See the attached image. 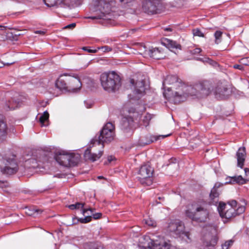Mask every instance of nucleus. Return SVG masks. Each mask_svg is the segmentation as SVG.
I'll return each instance as SVG.
<instances>
[{"label":"nucleus","instance_id":"nucleus-1","mask_svg":"<svg viewBox=\"0 0 249 249\" xmlns=\"http://www.w3.org/2000/svg\"><path fill=\"white\" fill-rule=\"evenodd\" d=\"M162 86L165 90L164 93L165 97L175 104L184 101L188 97L187 91L194 89L191 86L182 83L175 75L167 76L163 81Z\"/></svg>","mask_w":249,"mask_h":249},{"label":"nucleus","instance_id":"nucleus-2","mask_svg":"<svg viewBox=\"0 0 249 249\" xmlns=\"http://www.w3.org/2000/svg\"><path fill=\"white\" fill-rule=\"evenodd\" d=\"M185 214L193 221L204 223L206 222L209 218V210L206 203L195 202L188 206L185 211Z\"/></svg>","mask_w":249,"mask_h":249},{"label":"nucleus","instance_id":"nucleus-3","mask_svg":"<svg viewBox=\"0 0 249 249\" xmlns=\"http://www.w3.org/2000/svg\"><path fill=\"white\" fill-rule=\"evenodd\" d=\"M115 4L114 0H95L93 1L92 8L94 15L88 18L92 19H106L112 11Z\"/></svg>","mask_w":249,"mask_h":249},{"label":"nucleus","instance_id":"nucleus-4","mask_svg":"<svg viewBox=\"0 0 249 249\" xmlns=\"http://www.w3.org/2000/svg\"><path fill=\"white\" fill-rule=\"evenodd\" d=\"M100 81L103 89L108 92H114L121 86V78L115 71L103 73Z\"/></svg>","mask_w":249,"mask_h":249},{"label":"nucleus","instance_id":"nucleus-5","mask_svg":"<svg viewBox=\"0 0 249 249\" xmlns=\"http://www.w3.org/2000/svg\"><path fill=\"white\" fill-rule=\"evenodd\" d=\"M114 126L112 123H107L100 131V135L97 138H95L91 140V142L94 146H98L103 149L104 142L112 141L114 138Z\"/></svg>","mask_w":249,"mask_h":249},{"label":"nucleus","instance_id":"nucleus-6","mask_svg":"<svg viewBox=\"0 0 249 249\" xmlns=\"http://www.w3.org/2000/svg\"><path fill=\"white\" fill-rule=\"evenodd\" d=\"M237 206V202L231 200L226 204L223 202H219L217 210L221 217L226 219H230L236 216L235 208Z\"/></svg>","mask_w":249,"mask_h":249},{"label":"nucleus","instance_id":"nucleus-7","mask_svg":"<svg viewBox=\"0 0 249 249\" xmlns=\"http://www.w3.org/2000/svg\"><path fill=\"white\" fill-rule=\"evenodd\" d=\"M191 88L194 89L187 91L188 96H197L199 97L206 96L209 95L212 90V85L208 81L200 82Z\"/></svg>","mask_w":249,"mask_h":249},{"label":"nucleus","instance_id":"nucleus-8","mask_svg":"<svg viewBox=\"0 0 249 249\" xmlns=\"http://www.w3.org/2000/svg\"><path fill=\"white\" fill-rule=\"evenodd\" d=\"M153 173L154 169L149 163L142 164L138 172V178L141 183L145 185L151 184Z\"/></svg>","mask_w":249,"mask_h":249},{"label":"nucleus","instance_id":"nucleus-9","mask_svg":"<svg viewBox=\"0 0 249 249\" xmlns=\"http://www.w3.org/2000/svg\"><path fill=\"white\" fill-rule=\"evenodd\" d=\"M161 6V0H142V9L148 14L160 13Z\"/></svg>","mask_w":249,"mask_h":249},{"label":"nucleus","instance_id":"nucleus-10","mask_svg":"<svg viewBox=\"0 0 249 249\" xmlns=\"http://www.w3.org/2000/svg\"><path fill=\"white\" fill-rule=\"evenodd\" d=\"M129 115L122 118L121 120V128L124 132H128L131 129L134 120L139 117L140 114L131 108L128 110Z\"/></svg>","mask_w":249,"mask_h":249},{"label":"nucleus","instance_id":"nucleus-11","mask_svg":"<svg viewBox=\"0 0 249 249\" xmlns=\"http://www.w3.org/2000/svg\"><path fill=\"white\" fill-rule=\"evenodd\" d=\"M148 243L149 249H170V241L161 236H154Z\"/></svg>","mask_w":249,"mask_h":249},{"label":"nucleus","instance_id":"nucleus-12","mask_svg":"<svg viewBox=\"0 0 249 249\" xmlns=\"http://www.w3.org/2000/svg\"><path fill=\"white\" fill-rule=\"evenodd\" d=\"M4 166H0L1 171L3 174L12 175L18 170V166L14 156L12 157H6L3 159Z\"/></svg>","mask_w":249,"mask_h":249},{"label":"nucleus","instance_id":"nucleus-13","mask_svg":"<svg viewBox=\"0 0 249 249\" xmlns=\"http://www.w3.org/2000/svg\"><path fill=\"white\" fill-rule=\"evenodd\" d=\"M207 228L209 232L203 236L204 244L208 247H214L218 240L217 230L212 226H209Z\"/></svg>","mask_w":249,"mask_h":249},{"label":"nucleus","instance_id":"nucleus-14","mask_svg":"<svg viewBox=\"0 0 249 249\" xmlns=\"http://www.w3.org/2000/svg\"><path fill=\"white\" fill-rule=\"evenodd\" d=\"M91 144H92V146H90L89 147L87 148L85 151L84 153V157L86 160H88L92 162H94L101 157V156L103 155V151L102 150V149H101L98 151V153H97L95 151L97 148H95L96 147L94 146L91 142ZM100 148H101L100 147Z\"/></svg>","mask_w":249,"mask_h":249},{"label":"nucleus","instance_id":"nucleus-15","mask_svg":"<svg viewBox=\"0 0 249 249\" xmlns=\"http://www.w3.org/2000/svg\"><path fill=\"white\" fill-rule=\"evenodd\" d=\"M67 82L66 90L68 91L76 92L80 89L82 86L79 78L70 75L67 77Z\"/></svg>","mask_w":249,"mask_h":249},{"label":"nucleus","instance_id":"nucleus-16","mask_svg":"<svg viewBox=\"0 0 249 249\" xmlns=\"http://www.w3.org/2000/svg\"><path fill=\"white\" fill-rule=\"evenodd\" d=\"M168 231L178 236L179 234L185 230L183 223L178 220L172 221L168 225Z\"/></svg>","mask_w":249,"mask_h":249},{"label":"nucleus","instance_id":"nucleus-17","mask_svg":"<svg viewBox=\"0 0 249 249\" xmlns=\"http://www.w3.org/2000/svg\"><path fill=\"white\" fill-rule=\"evenodd\" d=\"M143 53L145 57L149 56L155 59H160L164 57L163 53L159 48H149L148 50H144Z\"/></svg>","mask_w":249,"mask_h":249},{"label":"nucleus","instance_id":"nucleus-18","mask_svg":"<svg viewBox=\"0 0 249 249\" xmlns=\"http://www.w3.org/2000/svg\"><path fill=\"white\" fill-rule=\"evenodd\" d=\"M55 159L57 162L61 165L66 167H69L70 162V154L65 153L64 152H59L56 154L55 156Z\"/></svg>","mask_w":249,"mask_h":249},{"label":"nucleus","instance_id":"nucleus-19","mask_svg":"<svg viewBox=\"0 0 249 249\" xmlns=\"http://www.w3.org/2000/svg\"><path fill=\"white\" fill-rule=\"evenodd\" d=\"M9 131V129L6 123L0 120V143L6 141Z\"/></svg>","mask_w":249,"mask_h":249},{"label":"nucleus","instance_id":"nucleus-20","mask_svg":"<svg viewBox=\"0 0 249 249\" xmlns=\"http://www.w3.org/2000/svg\"><path fill=\"white\" fill-rule=\"evenodd\" d=\"M145 89L144 81L143 79L137 81L136 83L134 91V94L136 95L135 98H139L143 95Z\"/></svg>","mask_w":249,"mask_h":249},{"label":"nucleus","instance_id":"nucleus-21","mask_svg":"<svg viewBox=\"0 0 249 249\" xmlns=\"http://www.w3.org/2000/svg\"><path fill=\"white\" fill-rule=\"evenodd\" d=\"M237 160V166L240 168H243L245 158L246 157V152L245 147H240L236 153Z\"/></svg>","mask_w":249,"mask_h":249},{"label":"nucleus","instance_id":"nucleus-22","mask_svg":"<svg viewBox=\"0 0 249 249\" xmlns=\"http://www.w3.org/2000/svg\"><path fill=\"white\" fill-rule=\"evenodd\" d=\"M68 74L67 73H64L60 75L59 78L55 82L56 87L60 89L66 90L67 77Z\"/></svg>","mask_w":249,"mask_h":249},{"label":"nucleus","instance_id":"nucleus-23","mask_svg":"<svg viewBox=\"0 0 249 249\" xmlns=\"http://www.w3.org/2000/svg\"><path fill=\"white\" fill-rule=\"evenodd\" d=\"M85 205V203H80L77 202L74 204H71L69 205L68 207L71 210H73L75 209H79L81 208L82 211V214L85 215V214L88 213V211H90L91 213H92L94 212V209L91 208H84V206Z\"/></svg>","mask_w":249,"mask_h":249},{"label":"nucleus","instance_id":"nucleus-24","mask_svg":"<svg viewBox=\"0 0 249 249\" xmlns=\"http://www.w3.org/2000/svg\"><path fill=\"white\" fill-rule=\"evenodd\" d=\"M163 44L169 49H179L181 50V45L175 41L166 39Z\"/></svg>","mask_w":249,"mask_h":249},{"label":"nucleus","instance_id":"nucleus-25","mask_svg":"<svg viewBox=\"0 0 249 249\" xmlns=\"http://www.w3.org/2000/svg\"><path fill=\"white\" fill-rule=\"evenodd\" d=\"M45 5L49 7H53L61 4L65 5V0H43Z\"/></svg>","mask_w":249,"mask_h":249},{"label":"nucleus","instance_id":"nucleus-26","mask_svg":"<svg viewBox=\"0 0 249 249\" xmlns=\"http://www.w3.org/2000/svg\"><path fill=\"white\" fill-rule=\"evenodd\" d=\"M41 210L35 208H28L25 209V213L27 215L34 217L37 216L42 213Z\"/></svg>","mask_w":249,"mask_h":249},{"label":"nucleus","instance_id":"nucleus-27","mask_svg":"<svg viewBox=\"0 0 249 249\" xmlns=\"http://www.w3.org/2000/svg\"><path fill=\"white\" fill-rule=\"evenodd\" d=\"M178 236L185 243L189 244L192 242L190 232L185 231L184 230L179 234Z\"/></svg>","mask_w":249,"mask_h":249},{"label":"nucleus","instance_id":"nucleus-28","mask_svg":"<svg viewBox=\"0 0 249 249\" xmlns=\"http://www.w3.org/2000/svg\"><path fill=\"white\" fill-rule=\"evenodd\" d=\"M80 159V155L78 154H70L69 167L76 166L79 162Z\"/></svg>","mask_w":249,"mask_h":249},{"label":"nucleus","instance_id":"nucleus-29","mask_svg":"<svg viewBox=\"0 0 249 249\" xmlns=\"http://www.w3.org/2000/svg\"><path fill=\"white\" fill-rule=\"evenodd\" d=\"M220 186L219 183H215L214 187L211 190L210 194V197L212 199H214L219 196V192L217 191V188H218Z\"/></svg>","mask_w":249,"mask_h":249},{"label":"nucleus","instance_id":"nucleus-30","mask_svg":"<svg viewBox=\"0 0 249 249\" xmlns=\"http://www.w3.org/2000/svg\"><path fill=\"white\" fill-rule=\"evenodd\" d=\"M91 219H92L91 216H89V215L86 216L84 218H77L76 217H74V218H73V219H72V222H73V224H76L78 222H80L81 223H87L91 221Z\"/></svg>","mask_w":249,"mask_h":249},{"label":"nucleus","instance_id":"nucleus-31","mask_svg":"<svg viewBox=\"0 0 249 249\" xmlns=\"http://www.w3.org/2000/svg\"><path fill=\"white\" fill-rule=\"evenodd\" d=\"M230 182L233 184L238 183L241 184H243L246 183L245 179L241 176L231 177Z\"/></svg>","mask_w":249,"mask_h":249},{"label":"nucleus","instance_id":"nucleus-32","mask_svg":"<svg viewBox=\"0 0 249 249\" xmlns=\"http://www.w3.org/2000/svg\"><path fill=\"white\" fill-rule=\"evenodd\" d=\"M143 222L146 225L150 227H155L157 226L156 222L152 218L148 216L143 220Z\"/></svg>","mask_w":249,"mask_h":249},{"label":"nucleus","instance_id":"nucleus-33","mask_svg":"<svg viewBox=\"0 0 249 249\" xmlns=\"http://www.w3.org/2000/svg\"><path fill=\"white\" fill-rule=\"evenodd\" d=\"M49 114L47 111H45L44 113L41 115L39 118V121L42 126H46V122H47L49 119Z\"/></svg>","mask_w":249,"mask_h":249},{"label":"nucleus","instance_id":"nucleus-34","mask_svg":"<svg viewBox=\"0 0 249 249\" xmlns=\"http://www.w3.org/2000/svg\"><path fill=\"white\" fill-rule=\"evenodd\" d=\"M198 60L205 64H209L214 67H216L218 65V64L216 62L211 59L208 57L199 58H198Z\"/></svg>","mask_w":249,"mask_h":249},{"label":"nucleus","instance_id":"nucleus-35","mask_svg":"<svg viewBox=\"0 0 249 249\" xmlns=\"http://www.w3.org/2000/svg\"><path fill=\"white\" fill-rule=\"evenodd\" d=\"M151 118V115L149 113H147L144 116H143L142 118L143 125L145 126H147L149 124V122Z\"/></svg>","mask_w":249,"mask_h":249},{"label":"nucleus","instance_id":"nucleus-36","mask_svg":"<svg viewBox=\"0 0 249 249\" xmlns=\"http://www.w3.org/2000/svg\"><path fill=\"white\" fill-rule=\"evenodd\" d=\"M222 32L220 31H216L214 34L215 42L216 44H219L222 40Z\"/></svg>","mask_w":249,"mask_h":249},{"label":"nucleus","instance_id":"nucleus-37","mask_svg":"<svg viewBox=\"0 0 249 249\" xmlns=\"http://www.w3.org/2000/svg\"><path fill=\"white\" fill-rule=\"evenodd\" d=\"M27 164H30V167L32 168H36L38 166L36 160L34 158H31L26 160Z\"/></svg>","mask_w":249,"mask_h":249},{"label":"nucleus","instance_id":"nucleus-38","mask_svg":"<svg viewBox=\"0 0 249 249\" xmlns=\"http://www.w3.org/2000/svg\"><path fill=\"white\" fill-rule=\"evenodd\" d=\"M227 90V89L225 87H217L215 89V93L216 94L224 95Z\"/></svg>","mask_w":249,"mask_h":249},{"label":"nucleus","instance_id":"nucleus-39","mask_svg":"<svg viewBox=\"0 0 249 249\" xmlns=\"http://www.w3.org/2000/svg\"><path fill=\"white\" fill-rule=\"evenodd\" d=\"M233 243V241L232 240H229L226 241L224 244H222V249H229L230 247L232 245Z\"/></svg>","mask_w":249,"mask_h":249},{"label":"nucleus","instance_id":"nucleus-40","mask_svg":"<svg viewBox=\"0 0 249 249\" xmlns=\"http://www.w3.org/2000/svg\"><path fill=\"white\" fill-rule=\"evenodd\" d=\"M169 136H170V134L166 135H159V136H151V139L150 142H153L154 141H157L160 138H161L163 139V138H165L166 137H168Z\"/></svg>","mask_w":249,"mask_h":249},{"label":"nucleus","instance_id":"nucleus-41","mask_svg":"<svg viewBox=\"0 0 249 249\" xmlns=\"http://www.w3.org/2000/svg\"><path fill=\"white\" fill-rule=\"evenodd\" d=\"M236 215L241 214L245 211V207L244 206H238L237 209L235 208Z\"/></svg>","mask_w":249,"mask_h":249},{"label":"nucleus","instance_id":"nucleus-42","mask_svg":"<svg viewBox=\"0 0 249 249\" xmlns=\"http://www.w3.org/2000/svg\"><path fill=\"white\" fill-rule=\"evenodd\" d=\"M193 34L195 36H198L199 37H203V33L198 29H194L193 31Z\"/></svg>","mask_w":249,"mask_h":249},{"label":"nucleus","instance_id":"nucleus-43","mask_svg":"<svg viewBox=\"0 0 249 249\" xmlns=\"http://www.w3.org/2000/svg\"><path fill=\"white\" fill-rule=\"evenodd\" d=\"M139 50L140 51V53L144 56L143 53L144 52V50H148V49H147L145 46L142 44H139Z\"/></svg>","mask_w":249,"mask_h":249},{"label":"nucleus","instance_id":"nucleus-44","mask_svg":"<svg viewBox=\"0 0 249 249\" xmlns=\"http://www.w3.org/2000/svg\"><path fill=\"white\" fill-rule=\"evenodd\" d=\"M80 0H65V5L77 4Z\"/></svg>","mask_w":249,"mask_h":249},{"label":"nucleus","instance_id":"nucleus-45","mask_svg":"<svg viewBox=\"0 0 249 249\" xmlns=\"http://www.w3.org/2000/svg\"><path fill=\"white\" fill-rule=\"evenodd\" d=\"M89 249H105L101 244H91Z\"/></svg>","mask_w":249,"mask_h":249},{"label":"nucleus","instance_id":"nucleus-46","mask_svg":"<svg viewBox=\"0 0 249 249\" xmlns=\"http://www.w3.org/2000/svg\"><path fill=\"white\" fill-rule=\"evenodd\" d=\"M90 214H92V217L94 219H99L102 216V213H93V212L92 213H91V212L90 211Z\"/></svg>","mask_w":249,"mask_h":249},{"label":"nucleus","instance_id":"nucleus-47","mask_svg":"<svg viewBox=\"0 0 249 249\" xmlns=\"http://www.w3.org/2000/svg\"><path fill=\"white\" fill-rule=\"evenodd\" d=\"M201 52V49L199 48H196L191 51V53L193 54H197Z\"/></svg>","mask_w":249,"mask_h":249},{"label":"nucleus","instance_id":"nucleus-48","mask_svg":"<svg viewBox=\"0 0 249 249\" xmlns=\"http://www.w3.org/2000/svg\"><path fill=\"white\" fill-rule=\"evenodd\" d=\"M102 49L104 52H109L112 51V49L111 47L108 46H105L102 47Z\"/></svg>","mask_w":249,"mask_h":249},{"label":"nucleus","instance_id":"nucleus-49","mask_svg":"<svg viewBox=\"0 0 249 249\" xmlns=\"http://www.w3.org/2000/svg\"><path fill=\"white\" fill-rule=\"evenodd\" d=\"M249 58H243L241 60V62L243 65H246V66H248V65H249Z\"/></svg>","mask_w":249,"mask_h":249},{"label":"nucleus","instance_id":"nucleus-50","mask_svg":"<svg viewBox=\"0 0 249 249\" xmlns=\"http://www.w3.org/2000/svg\"><path fill=\"white\" fill-rule=\"evenodd\" d=\"M82 49L84 51H86L89 53H95L97 52L96 50H92L86 47H84Z\"/></svg>","mask_w":249,"mask_h":249},{"label":"nucleus","instance_id":"nucleus-51","mask_svg":"<svg viewBox=\"0 0 249 249\" xmlns=\"http://www.w3.org/2000/svg\"><path fill=\"white\" fill-rule=\"evenodd\" d=\"M233 68L241 71L244 70V67L242 65L235 64L233 65Z\"/></svg>","mask_w":249,"mask_h":249},{"label":"nucleus","instance_id":"nucleus-52","mask_svg":"<svg viewBox=\"0 0 249 249\" xmlns=\"http://www.w3.org/2000/svg\"><path fill=\"white\" fill-rule=\"evenodd\" d=\"M75 25H76L75 23H72L71 24H69V25L66 26L64 27V28L65 29H69V28L72 29L75 27Z\"/></svg>","mask_w":249,"mask_h":249},{"label":"nucleus","instance_id":"nucleus-53","mask_svg":"<svg viewBox=\"0 0 249 249\" xmlns=\"http://www.w3.org/2000/svg\"><path fill=\"white\" fill-rule=\"evenodd\" d=\"M245 173L246 176H249V168H245L244 169Z\"/></svg>","mask_w":249,"mask_h":249},{"label":"nucleus","instance_id":"nucleus-54","mask_svg":"<svg viewBox=\"0 0 249 249\" xmlns=\"http://www.w3.org/2000/svg\"><path fill=\"white\" fill-rule=\"evenodd\" d=\"M7 29V27L6 26H2V25H0V30L1 31H5V30H6Z\"/></svg>","mask_w":249,"mask_h":249},{"label":"nucleus","instance_id":"nucleus-55","mask_svg":"<svg viewBox=\"0 0 249 249\" xmlns=\"http://www.w3.org/2000/svg\"><path fill=\"white\" fill-rule=\"evenodd\" d=\"M164 30L166 31L171 32L172 31V29L171 28L168 27V28H165L164 29Z\"/></svg>","mask_w":249,"mask_h":249},{"label":"nucleus","instance_id":"nucleus-56","mask_svg":"<svg viewBox=\"0 0 249 249\" xmlns=\"http://www.w3.org/2000/svg\"><path fill=\"white\" fill-rule=\"evenodd\" d=\"M113 160V158L110 156L108 158L107 160L109 163H110Z\"/></svg>","mask_w":249,"mask_h":249},{"label":"nucleus","instance_id":"nucleus-57","mask_svg":"<svg viewBox=\"0 0 249 249\" xmlns=\"http://www.w3.org/2000/svg\"><path fill=\"white\" fill-rule=\"evenodd\" d=\"M35 33L36 34H44V32L43 31H36Z\"/></svg>","mask_w":249,"mask_h":249},{"label":"nucleus","instance_id":"nucleus-58","mask_svg":"<svg viewBox=\"0 0 249 249\" xmlns=\"http://www.w3.org/2000/svg\"><path fill=\"white\" fill-rule=\"evenodd\" d=\"M4 185V182L0 180V187H2Z\"/></svg>","mask_w":249,"mask_h":249},{"label":"nucleus","instance_id":"nucleus-59","mask_svg":"<svg viewBox=\"0 0 249 249\" xmlns=\"http://www.w3.org/2000/svg\"><path fill=\"white\" fill-rule=\"evenodd\" d=\"M97 178H98V179H102V178H104H104H104V177H103V176H98V177H97Z\"/></svg>","mask_w":249,"mask_h":249},{"label":"nucleus","instance_id":"nucleus-60","mask_svg":"<svg viewBox=\"0 0 249 249\" xmlns=\"http://www.w3.org/2000/svg\"><path fill=\"white\" fill-rule=\"evenodd\" d=\"M131 83L133 85L134 84V80L133 79L131 80Z\"/></svg>","mask_w":249,"mask_h":249},{"label":"nucleus","instance_id":"nucleus-61","mask_svg":"<svg viewBox=\"0 0 249 249\" xmlns=\"http://www.w3.org/2000/svg\"><path fill=\"white\" fill-rule=\"evenodd\" d=\"M10 108V109H15V107H9Z\"/></svg>","mask_w":249,"mask_h":249}]
</instances>
